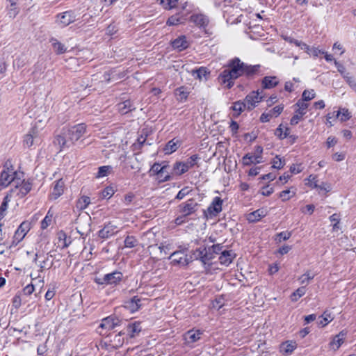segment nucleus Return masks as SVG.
<instances>
[{"instance_id": "7", "label": "nucleus", "mask_w": 356, "mask_h": 356, "mask_svg": "<svg viewBox=\"0 0 356 356\" xmlns=\"http://www.w3.org/2000/svg\"><path fill=\"white\" fill-rule=\"evenodd\" d=\"M264 96L261 95L259 91H252L245 98V106H246L247 110L251 111L255 108L258 103H259Z\"/></svg>"}, {"instance_id": "41", "label": "nucleus", "mask_w": 356, "mask_h": 356, "mask_svg": "<svg viewBox=\"0 0 356 356\" xmlns=\"http://www.w3.org/2000/svg\"><path fill=\"white\" fill-rule=\"evenodd\" d=\"M118 110L122 114H125L128 113L129 111H131V103L130 101H125L124 102L120 103L118 105Z\"/></svg>"}, {"instance_id": "33", "label": "nucleus", "mask_w": 356, "mask_h": 356, "mask_svg": "<svg viewBox=\"0 0 356 356\" xmlns=\"http://www.w3.org/2000/svg\"><path fill=\"white\" fill-rule=\"evenodd\" d=\"M142 239L144 242V245H145L149 246L151 244L156 243L155 233L152 231H149L145 233L142 237Z\"/></svg>"}, {"instance_id": "40", "label": "nucleus", "mask_w": 356, "mask_h": 356, "mask_svg": "<svg viewBox=\"0 0 356 356\" xmlns=\"http://www.w3.org/2000/svg\"><path fill=\"white\" fill-rule=\"evenodd\" d=\"M306 293V289L305 286L299 287L296 290L291 296V300L293 302H296L300 298L303 296Z\"/></svg>"}, {"instance_id": "19", "label": "nucleus", "mask_w": 356, "mask_h": 356, "mask_svg": "<svg viewBox=\"0 0 356 356\" xmlns=\"http://www.w3.org/2000/svg\"><path fill=\"white\" fill-rule=\"evenodd\" d=\"M346 336V332L344 331L340 332L337 334L330 342V346L332 349L336 350L339 348L341 344L344 342Z\"/></svg>"}, {"instance_id": "58", "label": "nucleus", "mask_w": 356, "mask_h": 356, "mask_svg": "<svg viewBox=\"0 0 356 356\" xmlns=\"http://www.w3.org/2000/svg\"><path fill=\"white\" fill-rule=\"evenodd\" d=\"M284 165V162L278 156H275L273 161V167L274 168L280 169Z\"/></svg>"}, {"instance_id": "13", "label": "nucleus", "mask_w": 356, "mask_h": 356, "mask_svg": "<svg viewBox=\"0 0 356 356\" xmlns=\"http://www.w3.org/2000/svg\"><path fill=\"white\" fill-rule=\"evenodd\" d=\"M120 323V320L118 318L111 316L104 318L102 321L99 327L102 329L110 330L119 325Z\"/></svg>"}, {"instance_id": "9", "label": "nucleus", "mask_w": 356, "mask_h": 356, "mask_svg": "<svg viewBox=\"0 0 356 356\" xmlns=\"http://www.w3.org/2000/svg\"><path fill=\"white\" fill-rule=\"evenodd\" d=\"M121 278L122 273L115 271L105 275L102 279L97 278L95 281L99 284H115L121 280Z\"/></svg>"}, {"instance_id": "54", "label": "nucleus", "mask_w": 356, "mask_h": 356, "mask_svg": "<svg viewBox=\"0 0 356 356\" xmlns=\"http://www.w3.org/2000/svg\"><path fill=\"white\" fill-rule=\"evenodd\" d=\"M284 106L282 105H277L273 109L269 111L273 118H277L283 111Z\"/></svg>"}, {"instance_id": "57", "label": "nucleus", "mask_w": 356, "mask_h": 356, "mask_svg": "<svg viewBox=\"0 0 356 356\" xmlns=\"http://www.w3.org/2000/svg\"><path fill=\"white\" fill-rule=\"evenodd\" d=\"M193 73H195L197 74V78L200 80H202L203 78L206 79L208 72L207 71L206 68L200 67L198 70L193 72Z\"/></svg>"}, {"instance_id": "22", "label": "nucleus", "mask_w": 356, "mask_h": 356, "mask_svg": "<svg viewBox=\"0 0 356 356\" xmlns=\"http://www.w3.org/2000/svg\"><path fill=\"white\" fill-rule=\"evenodd\" d=\"M191 21L195 23L197 26L204 27L209 23V19L207 16L202 14H196L191 17Z\"/></svg>"}, {"instance_id": "4", "label": "nucleus", "mask_w": 356, "mask_h": 356, "mask_svg": "<svg viewBox=\"0 0 356 356\" xmlns=\"http://www.w3.org/2000/svg\"><path fill=\"white\" fill-rule=\"evenodd\" d=\"M86 125L84 124H79L71 127L66 132V136L70 139V143L74 144L86 132Z\"/></svg>"}, {"instance_id": "38", "label": "nucleus", "mask_w": 356, "mask_h": 356, "mask_svg": "<svg viewBox=\"0 0 356 356\" xmlns=\"http://www.w3.org/2000/svg\"><path fill=\"white\" fill-rule=\"evenodd\" d=\"M289 134V129L286 127L284 129L282 124H280L275 131V135L280 139L286 138Z\"/></svg>"}, {"instance_id": "11", "label": "nucleus", "mask_w": 356, "mask_h": 356, "mask_svg": "<svg viewBox=\"0 0 356 356\" xmlns=\"http://www.w3.org/2000/svg\"><path fill=\"white\" fill-rule=\"evenodd\" d=\"M30 228L31 226L29 222H23L15 232L13 243L15 245L19 243L25 237Z\"/></svg>"}, {"instance_id": "45", "label": "nucleus", "mask_w": 356, "mask_h": 356, "mask_svg": "<svg viewBox=\"0 0 356 356\" xmlns=\"http://www.w3.org/2000/svg\"><path fill=\"white\" fill-rule=\"evenodd\" d=\"M296 191H291L290 189L284 190L280 193L279 197L282 201L285 202L290 200L292 197L295 196Z\"/></svg>"}, {"instance_id": "46", "label": "nucleus", "mask_w": 356, "mask_h": 356, "mask_svg": "<svg viewBox=\"0 0 356 356\" xmlns=\"http://www.w3.org/2000/svg\"><path fill=\"white\" fill-rule=\"evenodd\" d=\"M11 199L12 198L8 195L4 197V200L0 206V218H3L5 216L6 211L8 209V204Z\"/></svg>"}, {"instance_id": "26", "label": "nucleus", "mask_w": 356, "mask_h": 356, "mask_svg": "<svg viewBox=\"0 0 356 356\" xmlns=\"http://www.w3.org/2000/svg\"><path fill=\"white\" fill-rule=\"evenodd\" d=\"M164 246H157V244H151L148 246V251L153 258H159L163 255Z\"/></svg>"}, {"instance_id": "15", "label": "nucleus", "mask_w": 356, "mask_h": 356, "mask_svg": "<svg viewBox=\"0 0 356 356\" xmlns=\"http://www.w3.org/2000/svg\"><path fill=\"white\" fill-rule=\"evenodd\" d=\"M169 258L175 264L186 266L188 263L186 254L182 251L174 252Z\"/></svg>"}, {"instance_id": "50", "label": "nucleus", "mask_w": 356, "mask_h": 356, "mask_svg": "<svg viewBox=\"0 0 356 356\" xmlns=\"http://www.w3.org/2000/svg\"><path fill=\"white\" fill-rule=\"evenodd\" d=\"M316 93L314 90H305L302 93V100L306 102L311 100L315 97Z\"/></svg>"}, {"instance_id": "52", "label": "nucleus", "mask_w": 356, "mask_h": 356, "mask_svg": "<svg viewBox=\"0 0 356 356\" xmlns=\"http://www.w3.org/2000/svg\"><path fill=\"white\" fill-rule=\"evenodd\" d=\"M52 217L53 215L50 214V212L49 211L41 222V228L42 229H46L51 224L52 221Z\"/></svg>"}, {"instance_id": "10", "label": "nucleus", "mask_w": 356, "mask_h": 356, "mask_svg": "<svg viewBox=\"0 0 356 356\" xmlns=\"http://www.w3.org/2000/svg\"><path fill=\"white\" fill-rule=\"evenodd\" d=\"M222 200L219 197H216L206 211L207 218L217 216L222 211Z\"/></svg>"}, {"instance_id": "47", "label": "nucleus", "mask_w": 356, "mask_h": 356, "mask_svg": "<svg viewBox=\"0 0 356 356\" xmlns=\"http://www.w3.org/2000/svg\"><path fill=\"white\" fill-rule=\"evenodd\" d=\"M321 318L322 319L319 321V324L322 327H325L326 325H327L330 322H331L333 320V316H332L330 313L325 312L321 316Z\"/></svg>"}, {"instance_id": "63", "label": "nucleus", "mask_w": 356, "mask_h": 356, "mask_svg": "<svg viewBox=\"0 0 356 356\" xmlns=\"http://www.w3.org/2000/svg\"><path fill=\"white\" fill-rule=\"evenodd\" d=\"M303 115H304L300 114V113H296V114L291 119V122H290L291 124V125L297 124L299 122V121L302 119Z\"/></svg>"}, {"instance_id": "60", "label": "nucleus", "mask_w": 356, "mask_h": 356, "mask_svg": "<svg viewBox=\"0 0 356 356\" xmlns=\"http://www.w3.org/2000/svg\"><path fill=\"white\" fill-rule=\"evenodd\" d=\"M113 194V189L112 188L107 187L102 192V197L103 198H110Z\"/></svg>"}, {"instance_id": "35", "label": "nucleus", "mask_w": 356, "mask_h": 356, "mask_svg": "<svg viewBox=\"0 0 356 356\" xmlns=\"http://www.w3.org/2000/svg\"><path fill=\"white\" fill-rule=\"evenodd\" d=\"M165 10H172L177 6L178 0H156Z\"/></svg>"}, {"instance_id": "25", "label": "nucleus", "mask_w": 356, "mask_h": 356, "mask_svg": "<svg viewBox=\"0 0 356 356\" xmlns=\"http://www.w3.org/2000/svg\"><path fill=\"white\" fill-rule=\"evenodd\" d=\"M50 42L53 47L54 51L56 54H63L67 51V47L65 45L60 42H59L56 38H51Z\"/></svg>"}, {"instance_id": "55", "label": "nucleus", "mask_w": 356, "mask_h": 356, "mask_svg": "<svg viewBox=\"0 0 356 356\" xmlns=\"http://www.w3.org/2000/svg\"><path fill=\"white\" fill-rule=\"evenodd\" d=\"M8 9V15L10 18L13 19L15 18L17 15L19 13V9L17 6H7Z\"/></svg>"}, {"instance_id": "29", "label": "nucleus", "mask_w": 356, "mask_h": 356, "mask_svg": "<svg viewBox=\"0 0 356 356\" xmlns=\"http://www.w3.org/2000/svg\"><path fill=\"white\" fill-rule=\"evenodd\" d=\"M266 211L264 209H258L248 215L247 219L249 222H254L259 220L261 218L266 216Z\"/></svg>"}, {"instance_id": "49", "label": "nucleus", "mask_w": 356, "mask_h": 356, "mask_svg": "<svg viewBox=\"0 0 356 356\" xmlns=\"http://www.w3.org/2000/svg\"><path fill=\"white\" fill-rule=\"evenodd\" d=\"M183 23L181 18L178 15H172L168 18L166 22L168 26H175Z\"/></svg>"}, {"instance_id": "18", "label": "nucleus", "mask_w": 356, "mask_h": 356, "mask_svg": "<svg viewBox=\"0 0 356 356\" xmlns=\"http://www.w3.org/2000/svg\"><path fill=\"white\" fill-rule=\"evenodd\" d=\"M202 332L198 330H191L184 334V340L187 343H193L197 341L202 336Z\"/></svg>"}, {"instance_id": "30", "label": "nucleus", "mask_w": 356, "mask_h": 356, "mask_svg": "<svg viewBox=\"0 0 356 356\" xmlns=\"http://www.w3.org/2000/svg\"><path fill=\"white\" fill-rule=\"evenodd\" d=\"M140 299L135 296L125 302L124 307L129 309L131 312H134L140 308Z\"/></svg>"}, {"instance_id": "5", "label": "nucleus", "mask_w": 356, "mask_h": 356, "mask_svg": "<svg viewBox=\"0 0 356 356\" xmlns=\"http://www.w3.org/2000/svg\"><path fill=\"white\" fill-rule=\"evenodd\" d=\"M17 174L14 171L12 168H6L3 170L0 175V184L3 187H6L8 185L13 186V182H15L17 179H19L17 177Z\"/></svg>"}, {"instance_id": "53", "label": "nucleus", "mask_w": 356, "mask_h": 356, "mask_svg": "<svg viewBox=\"0 0 356 356\" xmlns=\"http://www.w3.org/2000/svg\"><path fill=\"white\" fill-rule=\"evenodd\" d=\"M137 243V240L134 236H128L124 240V246L126 248H134Z\"/></svg>"}, {"instance_id": "6", "label": "nucleus", "mask_w": 356, "mask_h": 356, "mask_svg": "<svg viewBox=\"0 0 356 356\" xmlns=\"http://www.w3.org/2000/svg\"><path fill=\"white\" fill-rule=\"evenodd\" d=\"M41 141V136L36 126L31 129L29 133L27 134L24 138V144L28 147H30L33 145H40Z\"/></svg>"}, {"instance_id": "62", "label": "nucleus", "mask_w": 356, "mask_h": 356, "mask_svg": "<svg viewBox=\"0 0 356 356\" xmlns=\"http://www.w3.org/2000/svg\"><path fill=\"white\" fill-rule=\"evenodd\" d=\"M22 304L21 294L17 293L15 296L13 300V305L15 308H19Z\"/></svg>"}, {"instance_id": "12", "label": "nucleus", "mask_w": 356, "mask_h": 356, "mask_svg": "<svg viewBox=\"0 0 356 356\" xmlns=\"http://www.w3.org/2000/svg\"><path fill=\"white\" fill-rule=\"evenodd\" d=\"M166 168L167 165L161 166L159 163H154L150 169V173L154 175H157L160 181H165L170 178L169 174L165 175L163 177H162V173L165 172Z\"/></svg>"}, {"instance_id": "3", "label": "nucleus", "mask_w": 356, "mask_h": 356, "mask_svg": "<svg viewBox=\"0 0 356 356\" xmlns=\"http://www.w3.org/2000/svg\"><path fill=\"white\" fill-rule=\"evenodd\" d=\"M199 157L197 155H193L185 162H177L173 166V173L177 175H181L197 164Z\"/></svg>"}, {"instance_id": "64", "label": "nucleus", "mask_w": 356, "mask_h": 356, "mask_svg": "<svg viewBox=\"0 0 356 356\" xmlns=\"http://www.w3.org/2000/svg\"><path fill=\"white\" fill-rule=\"evenodd\" d=\"M176 95L180 98L181 100L186 99L188 96V94L184 90V88H179L178 89H177Z\"/></svg>"}, {"instance_id": "8", "label": "nucleus", "mask_w": 356, "mask_h": 356, "mask_svg": "<svg viewBox=\"0 0 356 356\" xmlns=\"http://www.w3.org/2000/svg\"><path fill=\"white\" fill-rule=\"evenodd\" d=\"M76 16L72 11L59 13L56 17V23L61 26H67L75 21Z\"/></svg>"}, {"instance_id": "51", "label": "nucleus", "mask_w": 356, "mask_h": 356, "mask_svg": "<svg viewBox=\"0 0 356 356\" xmlns=\"http://www.w3.org/2000/svg\"><path fill=\"white\" fill-rule=\"evenodd\" d=\"M232 108L234 111L237 112V115H239L243 110L247 109L246 106H245V101L236 102L234 104Z\"/></svg>"}, {"instance_id": "14", "label": "nucleus", "mask_w": 356, "mask_h": 356, "mask_svg": "<svg viewBox=\"0 0 356 356\" xmlns=\"http://www.w3.org/2000/svg\"><path fill=\"white\" fill-rule=\"evenodd\" d=\"M257 151L259 152V155H251L246 154L243 157V163L245 165H250L251 164H257L262 162V157L261 154L262 152V148L260 147H257Z\"/></svg>"}, {"instance_id": "42", "label": "nucleus", "mask_w": 356, "mask_h": 356, "mask_svg": "<svg viewBox=\"0 0 356 356\" xmlns=\"http://www.w3.org/2000/svg\"><path fill=\"white\" fill-rule=\"evenodd\" d=\"M330 220L332 222H334L332 224V231L337 232L339 229H341L339 222H340V217L339 215L337 213H334L330 217Z\"/></svg>"}, {"instance_id": "59", "label": "nucleus", "mask_w": 356, "mask_h": 356, "mask_svg": "<svg viewBox=\"0 0 356 356\" xmlns=\"http://www.w3.org/2000/svg\"><path fill=\"white\" fill-rule=\"evenodd\" d=\"M345 80L346 81V82L349 84V86L353 88L354 90H356V81L355 79L350 76V74L349 73H347V75H344V77Z\"/></svg>"}, {"instance_id": "36", "label": "nucleus", "mask_w": 356, "mask_h": 356, "mask_svg": "<svg viewBox=\"0 0 356 356\" xmlns=\"http://www.w3.org/2000/svg\"><path fill=\"white\" fill-rule=\"evenodd\" d=\"M333 116L334 118H339L340 121L344 122L350 118V114L347 109L342 108L338 111L336 114L333 113Z\"/></svg>"}, {"instance_id": "43", "label": "nucleus", "mask_w": 356, "mask_h": 356, "mask_svg": "<svg viewBox=\"0 0 356 356\" xmlns=\"http://www.w3.org/2000/svg\"><path fill=\"white\" fill-rule=\"evenodd\" d=\"M297 108L296 113H300V114L305 115L306 113L307 108H308V104L303 100H299L295 105Z\"/></svg>"}, {"instance_id": "21", "label": "nucleus", "mask_w": 356, "mask_h": 356, "mask_svg": "<svg viewBox=\"0 0 356 356\" xmlns=\"http://www.w3.org/2000/svg\"><path fill=\"white\" fill-rule=\"evenodd\" d=\"M297 344L296 341H287L280 346V352L284 355H291L296 348Z\"/></svg>"}, {"instance_id": "44", "label": "nucleus", "mask_w": 356, "mask_h": 356, "mask_svg": "<svg viewBox=\"0 0 356 356\" xmlns=\"http://www.w3.org/2000/svg\"><path fill=\"white\" fill-rule=\"evenodd\" d=\"M305 185L312 188H317L318 187L317 177L313 175H309L305 179Z\"/></svg>"}, {"instance_id": "16", "label": "nucleus", "mask_w": 356, "mask_h": 356, "mask_svg": "<svg viewBox=\"0 0 356 356\" xmlns=\"http://www.w3.org/2000/svg\"><path fill=\"white\" fill-rule=\"evenodd\" d=\"M172 47L179 51H181L187 49L189 46V42L184 35H181L172 42Z\"/></svg>"}, {"instance_id": "34", "label": "nucleus", "mask_w": 356, "mask_h": 356, "mask_svg": "<svg viewBox=\"0 0 356 356\" xmlns=\"http://www.w3.org/2000/svg\"><path fill=\"white\" fill-rule=\"evenodd\" d=\"M278 83L275 76H266L262 81L263 88L266 89L272 88L276 86Z\"/></svg>"}, {"instance_id": "48", "label": "nucleus", "mask_w": 356, "mask_h": 356, "mask_svg": "<svg viewBox=\"0 0 356 356\" xmlns=\"http://www.w3.org/2000/svg\"><path fill=\"white\" fill-rule=\"evenodd\" d=\"M112 168L109 165H104L99 168L96 177L100 178L107 176L111 171Z\"/></svg>"}, {"instance_id": "1", "label": "nucleus", "mask_w": 356, "mask_h": 356, "mask_svg": "<svg viewBox=\"0 0 356 356\" xmlns=\"http://www.w3.org/2000/svg\"><path fill=\"white\" fill-rule=\"evenodd\" d=\"M252 69L245 65L238 58H236L229 61L219 76V79L222 84H226L227 88H230L234 85V81L244 74H250Z\"/></svg>"}, {"instance_id": "28", "label": "nucleus", "mask_w": 356, "mask_h": 356, "mask_svg": "<svg viewBox=\"0 0 356 356\" xmlns=\"http://www.w3.org/2000/svg\"><path fill=\"white\" fill-rule=\"evenodd\" d=\"M35 261L38 266L42 270L44 268H49L51 266V263L49 262L48 257H44L35 254Z\"/></svg>"}, {"instance_id": "27", "label": "nucleus", "mask_w": 356, "mask_h": 356, "mask_svg": "<svg viewBox=\"0 0 356 356\" xmlns=\"http://www.w3.org/2000/svg\"><path fill=\"white\" fill-rule=\"evenodd\" d=\"M142 330L141 322L136 321L129 324L127 327V332L130 337H134L138 335Z\"/></svg>"}, {"instance_id": "24", "label": "nucleus", "mask_w": 356, "mask_h": 356, "mask_svg": "<svg viewBox=\"0 0 356 356\" xmlns=\"http://www.w3.org/2000/svg\"><path fill=\"white\" fill-rule=\"evenodd\" d=\"M234 255V253H233L232 251L223 250L219 257V261L220 264L228 266L232 263Z\"/></svg>"}, {"instance_id": "56", "label": "nucleus", "mask_w": 356, "mask_h": 356, "mask_svg": "<svg viewBox=\"0 0 356 356\" xmlns=\"http://www.w3.org/2000/svg\"><path fill=\"white\" fill-rule=\"evenodd\" d=\"M310 54L309 56H313L314 58L318 57L320 54H325V51L321 50L318 47H311L309 50Z\"/></svg>"}, {"instance_id": "17", "label": "nucleus", "mask_w": 356, "mask_h": 356, "mask_svg": "<svg viewBox=\"0 0 356 356\" xmlns=\"http://www.w3.org/2000/svg\"><path fill=\"white\" fill-rule=\"evenodd\" d=\"M65 182L62 179L56 181L54 184L53 191L51 193V197L53 199H57L64 192Z\"/></svg>"}, {"instance_id": "32", "label": "nucleus", "mask_w": 356, "mask_h": 356, "mask_svg": "<svg viewBox=\"0 0 356 356\" xmlns=\"http://www.w3.org/2000/svg\"><path fill=\"white\" fill-rule=\"evenodd\" d=\"M180 143L179 140H175V139H172L170 140L167 145H165L164 148L165 154H170L172 152H175L177 148L179 147Z\"/></svg>"}, {"instance_id": "61", "label": "nucleus", "mask_w": 356, "mask_h": 356, "mask_svg": "<svg viewBox=\"0 0 356 356\" xmlns=\"http://www.w3.org/2000/svg\"><path fill=\"white\" fill-rule=\"evenodd\" d=\"M291 236V232H280L277 235V240L278 242H281L282 240H288Z\"/></svg>"}, {"instance_id": "20", "label": "nucleus", "mask_w": 356, "mask_h": 356, "mask_svg": "<svg viewBox=\"0 0 356 356\" xmlns=\"http://www.w3.org/2000/svg\"><path fill=\"white\" fill-rule=\"evenodd\" d=\"M117 232L118 227L111 223H108L102 229L99 231V234L100 237L106 238L113 235Z\"/></svg>"}, {"instance_id": "2", "label": "nucleus", "mask_w": 356, "mask_h": 356, "mask_svg": "<svg viewBox=\"0 0 356 356\" xmlns=\"http://www.w3.org/2000/svg\"><path fill=\"white\" fill-rule=\"evenodd\" d=\"M31 185L29 183L24 181V179L21 178L17 179V180L13 182V186L10 190L9 194H8L11 198L20 199L24 197L30 191H31Z\"/></svg>"}, {"instance_id": "37", "label": "nucleus", "mask_w": 356, "mask_h": 356, "mask_svg": "<svg viewBox=\"0 0 356 356\" xmlns=\"http://www.w3.org/2000/svg\"><path fill=\"white\" fill-rule=\"evenodd\" d=\"M314 276V273H312L311 270H307L298 278V280L300 281V284H308Z\"/></svg>"}, {"instance_id": "39", "label": "nucleus", "mask_w": 356, "mask_h": 356, "mask_svg": "<svg viewBox=\"0 0 356 356\" xmlns=\"http://www.w3.org/2000/svg\"><path fill=\"white\" fill-rule=\"evenodd\" d=\"M90 203V197L88 196H82L76 203V207L80 210H83L86 209V207Z\"/></svg>"}, {"instance_id": "23", "label": "nucleus", "mask_w": 356, "mask_h": 356, "mask_svg": "<svg viewBox=\"0 0 356 356\" xmlns=\"http://www.w3.org/2000/svg\"><path fill=\"white\" fill-rule=\"evenodd\" d=\"M54 143L60 147V150L65 148H68L72 145V143H70V139L66 136V133L63 135L58 136L56 138Z\"/></svg>"}, {"instance_id": "31", "label": "nucleus", "mask_w": 356, "mask_h": 356, "mask_svg": "<svg viewBox=\"0 0 356 356\" xmlns=\"http://www.w3.org/2000/svg\"><path fill=\"white\" fill-rule=\"evenodd\" d=\"M197 204L192 200L188 201L181 208V213L184 216L193 213L195 211Z\"/></svg>"}]
</instances>
